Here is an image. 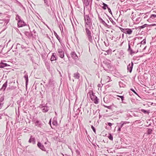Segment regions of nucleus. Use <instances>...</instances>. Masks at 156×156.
Here are the masks:
<instances>
[{
  "mask_svg": "<svg viewBox=\"0 0 156 156\" xmlns=\"http://www.w3.org/2000/svg\"><path fill=\"white\" fill-rule=\"evenodd\" d=\"M28 142L29 143H32L33 144H35V139L34 137H33L32 136H31L30 137L28 141Z\"/></svg>",
  "mask_w": 156,
  "mask_h": 156,
  "instance_id": "nucleus-8",
  "label": "nucleus"
},
{
  "mask_svg": "<svg viewBox=\"0 0 156 156\" xmlns=\"http://www.w3.org/2000/svg\"><path fill=\"white\" fill-rule=\"evenodd\" d=\"M56 54L55 53L53 54L51 56V61H54L56 60V57L55 56Z\"/></svg>",
  "mask_w": 156,
  "mask_h": 156,
  "instance_id": "nucleus-16",
  "label": "nucleus"
},
{
  "mask_svg": "<svg viewBox=\"0 0 156 156\" xmlns=\"http://www.w3.org/2000/svg\"><path fill=\"white\" fill-rule=\"evenodd\" d=\"M71 57L73 58L76 59L78 58V56L76 55V53L74 51H72L71 53Z\"/></svg>",
  "mask_w": 156,
  "mask_h": 156,
  "instance_id": "nucleus-10",
  "label": "nucleus"
},
{
  "mask_svg": "<svg viewBox=\"0 0 156 156\" xmlns=\"http://www.w3.org/2000/svg\"><path fill=\"white\" fill-rule=\"evenodd\" d=\"M6 66H10L7 63H4L2 62H1L0 63V68H3Z\"/></svg>",
  "mask_w": 156,
  "mask_h": 156,
  "instance_id": "nucleus-12",
  "label": "nucleus"
},
{
  "mask_svg": "<svg viewBox=\"0 0 156 156\" xmlns=\"http://www.w3.org/2000/svg\"><path fill=\"white\" fill-rule=\"evenodd\" d=\"M108 124L109 126H110V127H111L112 126V124L110 122H108Z\"/></svg>",
  "mask_w": 156,
  "mask_h": 156,
  "instance_id": "nucleus-42",
  "label": "nucleus"
},
{
  "mask_svg": "<svg viewBox=\"0 0 156 156\" xmlns=\"http://www.w3.org/2000/svg\"><path fill=\"white\" fill-rule=\"evenodd\" d=\"M73 77L75 79H78L80 77V74L78 72L74 73Z\"/></svg>",
  "mask_w": 156,
  "mask_h": 156,
  "instance_id": "nucleus-11",
  "label": "nucleus"
},
{
  "mask_svg": "<svg viewBox=\"0 0 156 156\" xmlns=\"http://www.w3.org/2000/svg\"><path fill=\"white\" fill-rule=\"evenodd\" d=\"M133 32V30L129 28H126V30L125 32L126 34H127L130 35L132 34Z\"/></svg>",
  "mask_w": 156,
  "mask_h": 156,
  "instance_id": "nucleus-13",
  "label": "nucleus"
},
{
  "mask_svg": "<svg viewBox=\"0 0 156 156\" xmlns=\"http://www.w3.org/2000/svg\"><path fill=\"white\" fill-rule=\"evenodd\" d=\"M16 88V87H14L13 88V89H15Z\"/></svg>",
  "mask_w": 156,
  "mask_h": 156,
  "instance_id": "nucleus-56",
  "label": "nucleus"
},
{
  "mask_svg": "<svg viewBox=\"0 0 156 156\" xmlns=\"http://www.w3.org/2000/svg\"><path fill=\"white\" fill-rule=\"evenodd\" d=\"M123 37H124V34H122V38H123Z\"/></svg>",
  "mask_w": 156,
  "mask_h": 156,
  "instance_id": "nucleus-57",
  "label": "nucleus"
},
{
  "mask_svg": "<svg viewBox=\"0 0 156 156\" xmlns=\"http://www.w3.org/2000/svg\"><path fill=\"white\" fill-rule=\"evenodd\" d=\"M109 20H110V21L112 22L113 24H115V23L113 21L111 18H110L109 19Z\"/></svg>",
  "mask_w": 156,
  "mask_h": 156,
  "instance_id": "nucleus-34",
  "label": "nucleus"
},
{
  "mask_svg": "<svg viewBox=\"0 0 156 156\" xmlns=\"http://www.w3.org/2000/svg\"><path fill=\"white\" fill-rule=\"evenodd\" d=\"M40 107L42 108V110L44 112H46L48 110V108L47 106L41 105H40Z\"/></svg>",
  "mask_w": 156,
  "mask_h": 156,
  "instance_id": "nucleus-7",
  "label": "nucleus"
},
{
  "mask_svg": "<svg viewBox=\"0 0 156 156\" xmlns=\"http://www.w3.org/2000/svg\"><path fill=\"white\" fill-rule=\"evenodd\" d=\"M132 19L133 20H134V17L133 16V17H132Z\"/></svg>",
  "mask_w": 156,
  "mask_h": 156,
  "instance_id": "nucleus-52",
  "label": "nucleus"
},
{
  "mask_svg": "<svg viewBox=\"0 0 156 156\" xmlns=\"http://www.w3.org/2000/svg\"><path fill=\"white\" fill-rule=\"evenodd\" d=\"M51 119L50 120L49 123L51 125Z\"/></svg>",
  "mask_w": 156,
  "mask_h": 156,
  "instance_id": "nucleus-49",
  "label": "nucleus"
},
{
  "mask_svg": "<svg viewBox=\"0 0 156 156\" xmlns=\"http://www.w3.org/2000/svg\"><path fill=\"white\" fill-rule=\"evenodd\" d=\"M147 25V24H145L144 25H143L138 27V28L139 29L144 28L146 27Z\"/></svg>",
  "mask_w": 156,
  "mask_h": 156,
  "instance_id": "nucleus-20",
  "label": "nucleus"
},
{
  "mask_svg": "<svg viewBox=\"0 0 156 156\" xmlns=\"http://www.w3.org/2000/svg\"><path fill=\"white\" fill-rule=\"evenodd\" d=\"M107 66H108V68H109V66H110V65H109V64H108V65H107Z\"/></svg>",
  "mask_w": 156,
  "mask_h": 156,
  "instance_id": "nucleus-53",
  "label": "nucleus"
},
{
  "mask_svg": "<svg viewBox=\"0 0 156 156\" xmlns=\"http://www.w3.org/2000/svg\"><path fill=\"white\" fill-rule=\"evenodd\" d=\"M121 83H119V85H120V84H121Z\"/></svg>",
  "mask_w": 156,
  "mask_h": 156,
  "instance_id": "nucleus-60",
  "label": "nucleus"
},
{
  "mask_svg": "<svg viewBox=\"0 0 156 156\" xmlns=\"http://www.w3.org/2000/svg\"><path fill=\"white\" fill-rule=\"evenodd\" d=\"M84 20L85 23V27L87 25V27L88 26L89 28L90 29L92 23L89 16L87 15H84Z\"/></svg>",
  "mask_w": 156,
  "mask_h": 156,
  "instance_id": "nucleus-2",
  "label": "nucleus"
},
{
  "mask_svg": "<svg viewBox=\"0 0 156 156\" xmlns=\"http://www.w3.org/2000/svg\"><path fill=\"white\" fill-rule=\"evenodd\" d=\"M1 118V116H0V119Z\"/></svg>",
  "mask_w": 156,
  "mask_h": 156,
  "instance_id": "nucleus-62",
  "label": "nucleus"
},
{
  "mask_svg": "<svg viewBox=\"0 0 156 156\" xmlns=\"http://www.w3.org/2000/svg\"><path fill=\"white\" fill-rule=\"evenodd\" d=\"M2 105L3 104L0 103V109L1 108Z\"/></svg>",
  "mask_w": 156,
  "mask_h": 156,
  "instance_id": "nucleus-47",
  "label": "nucleus"
},
{
  "mask_svg": "<svg viewBox=\"0 0 156 156\" xmlns=\"http://www.w3.org/2000/svg\"><path fill=\"white\" fill-rule=\"evenodd\" d=\"M44 2L45 4H46V5H47L48 6V3H47V0H44Z\"/></svg>",
  "mask_w": 156,
  "mask_h": 156,
  "instance_id": "nucleus-43",
  "label": "nucleus"
},
{
  "mask_svg": "<svg viewBox=\"0 0 156 156\" xmlns=\"http://www.w3.org/2000/svg\"><path fill=\"white\" fill-rule=\"evenodd\" d=\"M140 19V17H138L136 19V20L137 22V21H139Z\"/></svg>",
  "mask_w": 156,
  "mask_h": 156,
  "instance_id": "nucleus-46",
  "label": "nucleus"
},
{
  "mask_svg": "<svg viewBox=\"0 0 156 156\" xmlns=\"http://www.w3.org/2000/svg\"><path fill=\"white\" fill-rule=\"evenodd\" d=\"M87 25L86 26L85 31L87 34V36L88 38V39L89 41L92 42L93 41V39L91 35V32L90 30H91V28L90 29L88 26L87 27Z\"/></svg>",
  "mask_w": 156,
  "mask_h": 156,
  "instance_id": "nucleus-1",
  "label": "nucleus"
},
{
  "mask_svg": "<svg viewBox=\"0 0 156 156\" xmlns=\"http://www.w3.org/2000/svg\"><path fill=\"white\" fill-rule=\"evenodd\" d=\"M58 55L59 56V57L62 58L64 57V52L63 51L62 49H59L58 50Z\"/></svg>",
  "mask_w": 156,
  "mask_h": 156,
  "instance_id": "nucleus-4",
  "label": "nucleus"
},
{
  "mask_svg": "<svg viewBox=\"0 0 156 156\" xmlns=\"http://www.w3.org/2000/svg\"><path fill=\"white\" fill-rule=\"evenodd\" d=\"M133 66V63L132 62H131V64L130 63L127 66V69L130 73L132 72Z\"/></svg>",
  "mask_w": 156,
  "mask_h": 156,
  "instance_id": "nucleus-9",
  "label": "nucleus"
},
{
  "mask_svg": "<svg viewBox=\"0 0 156 156\" xmlns=\"http://www.w3.org/2000/svg\"><path fill=\"white\" fill-rule=\"evenodd\" d=\"M55 34L57 38V39H58V40L59 41V42H61V40L60 37H59V36L58 35V34H57L56 33H55Z\"/></svg>",
  "mask_w": 156,
  "mask_h": 156,
  "instance_id": "nucleus-22",
  "label": "nucleus"
},
{
  "mask_svg": "<svg viewBox=\"0 0 156 156\" xmlns=\"http://www.w3.org/2000/svg\"><path fill=\"white\" fill-rule=\"evenodd\" d=\"M156 17V15L155 14H152L150 16V18L151 19H154Z\"/></svg>",
  "mask_w": 156,
  "mask_h": 156,
  "instance_id": "nucleus-25",
  "label": "nucleus"
},
{
  "mask_svg": "<svg viewBox=\"0 0 156 156\" xmlns=\"http://www.w3.org/2000/svg\"><path fill=\"white\" fill-rule=\"evenodd\" d=\"M146 46L145 47H144V50L145 49H146Z\"/></svg>",
  "mask_w": 156,
  "mask_h": 156,
  "instance_id": "nucleus-58",
  "label": "nucleus"
},
{
  "mask_svg": "<svg viewBox=\"0 0 156 156\" xmlns=\"http://www.w3.org/2000/svg\"><path fill=\"white\" fill-rule=\"evenodd\" d=\"M21 47L22 48H25V47H24L23 45H21Z\"/></svg>",
  "mask_w": 156,
  "mask_h": 156,
  "instance_id": "nucleus-50",
  "label": "nucleus"
},
{
  "mask_svg": "<svg viewBox=\"0 0 156 156\" xmlns=\"http://www.w3.org/2000/svg\"><path fill=\"white\" fill-rule=\"evenodd\" d=\"M120 124L121 125H120V126L119 127H120L121 128H122L123 127V126L124 125L122 123V122H121L120 123Z\"/></svg>",
  "mask_w": 156,
  "mask_h": 156,
  "instance_id": "nucleus-40",
  "label": "nucleus"
},
{
  "mask_svg": "<svg viewBox=\"0 0 156 156\" xmlns=\"http://www.w3.org/2000/svg\"><path fill=\"white\" fill-rule=\"evenodd\" d=\"M17 24L19 27H21L25 25V23L22 20H20L19 21H18Z\"/></svg>",
  "mask_w": 156,
  "mask_h": 156,
  "instance_id": "nucleus-6",
  "label": "nucleus"
},
{
  "mask_svg": "<svg viewBox=\"0 0 156 156\" xmlns=\"http://www.w3.org/2000/svg\"><path fill=\"white\" fill-rule=\"evenodd\" d=\"M52 124L54 126H56L57 124V122L55 120H54L52 122Z\"/></svg>",
  "mask_w": 156,
  "mask_h": 156,
  "instance_id": "nucleus-31",
  "label": "nucleus"
},
{
  "mask_svg": "<svg viewBox=\"0 0 156 156\" xmlns=\"http://www.w3.org/2000/svg\"><path fill=\"white\" fill-rule=\"evenodd\" d=\"M7 81H6L3 85L2 88H1V90H3L4 91L6 87H7Z\"/></svg>",
  "mask_w": 156,
  "mask_h": 156,
  "instance_id": "nucleus-14",
  "label": "nucleus"
},
{
  "mask_svg": "<svg viewBox=\"0 0 156 156\" xmlns=\"http://www.w3.org/2000/svg\"><path fill=\"white\" fill-rule=\"evenodd\" d=\"M44 144H47V142H46L44 143Z\"/></svg>",
  "mask_w": 156,
  "mask_h": 156,
  "instance_id": "nucleus-59",
  "label": "nucleus"
},
{
  "mask_svg": "<svg viewBox=\"0 0 156 156\" xmlns=\"http://www.w3.org/2000/svg\"><path fill=\"white\" fill-rule=\"evenodd\" d=\"M130 90L132 91L133 93H134L135 94H136L137 96H138L140 98L139 96L138 95V94L136 93V92L133 89L131 88Z\"/></svg>",
  "mask_w": 156,
  "mask_h": 156,
  "instance_id": "nucleus-27",
  "label": "nucleus"
},
{
  "mask_svg": "<svg viewBox=\"0 0 156 156\" xmlns=\"http://www.w3.org/2000/svg\"><path fill=\"white\" fill-rule=\"evenodd\" d=\"M131 49H132L130 48V46L129 44H128V51H130L131 50Z\"/></svg>",
  "mask_w": 156,
  "mask_h": 156,
  "instance_id": "nucleus-39",
  "label": "nucleus"
},
{
  "mask_svg": "<svg viewBox=\"0 0 156 156\" xmlns=\"http://www.w3.org/2000/svg\"><path fill=\"white\" fill-rule=\"evenodd\" d=\"M89 95L90 96V98L92 101L93 100H94L95 98L97 97L94 95L92 90H90L89 91L88 93L87 94V95Z\"/></svg>",
  "mask_w": 156,
  "mask_h": 156,
  "instance_id": "nucleus-3",
  "label": "nucleus"
},
{
  "mask_svg": "<svg viewBox=\"0 0 156 156\" xmlns=\"http://www.w3.org/2000/svg\"><path fill=\"white\" fill-rule=\"evenodd\" d=\"M90 1V0H84V3L86 6L88 5Z\"/></svg>",
  "mask_w": 156,
  "mask_h": 156,
  "instance_id": "nucleus-17",
  "label": "nucleus"
},
{
  "mask_svg": "<svg viewBox=\"0 0 156 156\" xmlns=\"http://www.w3.org/2000/svg\"><path fill=\"white\" fill-rule=\"evenodd\" d=\"M103 25H104L105 27H107L109 28V26L106 23H105V24H104Z\"/></svg>",
  "mask_w": 156,
  "mask_h": 156,
  "instance_id": "nucleus-38",
  "label": "nucleus"
},
{
  "mask_svg": "<svg viewBox=\"0 0 156 156\" xmlns=\"http://www.w3.org/2000/svg\"><path fill=\"white\" fill-rule=\"evenodd\" d=\"M152 129H148L147 130V133L148 134H151L152 132Z\"/></svg>",
  "mask_w": 156,
  "mask_h": 156,
  "instance_id": "nucleus-21",
  "label": "nucleus"
},
{
  "mask_svg": "<svg viewBox=\"0 0 156 156\" xmlns=\"http://www.w3.org/2000/svg\"><path fill=\"white\" fill-rule=\"evenodd\" d=\"M129 51L130 52V54L131 55H132V54H133V53H135V52H134L133 51L132 49H131V50H130Z\"/></svg>",
  "mask_w": 156,
  "mask_h": 156,
  "instance_id": "nucleus-37",
  "label": "nucleus"
},
{
  "mask_svg": "<svg viewBox=\"0 0 156 156\" xmlns=\"http://www.w3.org/2000/svg\"><path fill=\"white\" fill-rule=\"evenodd\" d=\"M100 20L101 21V23H102L103 24H105V21L104 20H102V19L101 18H100Z\"/></svg>",
  "mask_w": 156,
  "mask_h": 156,
  "instance_id": "nucleus-36",
  "label": "nucleus"
},
{
  "mask_svg": "<svg viewBox=\"0 0 156 156\" xmlns=\"http://www.w3.org/2000/svg\"><path fill=\"white\" fill-rule=\"evenodd\" d=\"M121 122H122V123L123 124V125L129 123V122L126 121H121Z\"/></svg>",
  "mask_w": 156,
  "mask_h": 156,
  "instance_id": "nucleus-41",
  "label": "nucleus"
},
{
  "mask_svg": "<svg viewBox=\"0 0 156 156\" xmlns=\"http://www.w3.org/2000/svg\"><path fill=\"white\" fill-rule=\"evenodd\" d=\"M145 39H144L141 42V44H145L146 43Z\"/></svg>",
  "mask_w": 156,
  "mask_h": 156,
  "instance_id": "nucleus-29",
  "label": "nucleus"
},
{
  "mask_svg": "<svg viewBox=\"0 0 156 156\" xmlns=\"http://www.w3.org/2000/svg\"><path fill=\"white\" fill-rule=\"evenodd\" d=\"M35 124L36 126H40V125L41 124L40 122L38 121H37L35 122Z\"/></svg>",
  "mask_w": 156,
  "mask_h": 156,
  "instance_id": "nucleus-23",
  "label": "nucleus"
},
{
  "mask_svg": "<svg viewBox=\"0 0 156 156\" xmlns=\"http://www.w3.org/2000/svg\"><path fill=\"white\" fill-rule=\"evenodd\" d=\"M104 106L105 107H106L108 108H109V109H110L111 108V106H105V105H104Z\"/></svg>",
  "mask_w": 156,
  "mask_h": 156,
  "instance_id": "nucleus-45",
  "label": "nucleus"
},
{
  "mask_svg": "<svg viewBox=\"0 0 156 156\" xmlns=\"http://www.w3.org/2000/svg\"><path fill=\"white\" fill-rule=\"evenodd\" d=\"M20 44H17V46H20Z\"/></svg>",
  "mask_w": 156,
  "mask_h": 156,
  "instance_id": "nucleus-54",
  "label": "nucleus"
},
{
  "mask_svg": "<svg viewBox=\"0 0 156 156\" xmlns=\"http://www.w3.org/2000/svg\"><path fill=\"white\" fill-rule=\"evenodd\" d=\"M27 55L28 56H30V55L29 54H28Z\"/></svg>",
  "mask_w": 156,
  "mask_h": 156,
  "instance_id": "nucleus-55",
  "label": "nucleus"
},
{
  "mask_svg": "<svg viewBox=\"0 0 156 156\" xmlns=\"http://www.w3.org/2000/svg\"><path fill=\"white\" fill-rule=\"evenodd\" d=\"M37 146V147L42 150L44 151H46V149H45L44 146L40 142H38Z\"/></svg>",
  "mask_w": 156,
  "mask_h": 156,
  "instance_id": "nucleus-5",
  "label": "nucleus"
},
{
  "mask_svg": "<svg viewBox=\"0 0 156 156\" xmlns=\"http://www.w3.org/2000/svg\"><path fill=\"white\" fill-rule=\"evenodd\" d=\"M69 79H70V76H69Z\"/></svg>",
  "mask_w": 156,
  "mask_h": 156,
  "instance_id": "nucleus-61",
  "label": "nucleus"
},
{
  "mask_svg": "<svg viewBox=\"0 0 156 156\" xmlns=\"http://www.w3.org/2000/svg\"><path fill=\"white\" fill-rule=\"evenodd\" d=\"M108 138L111 140H113V136H112L111 134H109V136H108Z\"/></svg>",
  "mask_w": 156,
  "mask_h": 156,
  "instance_id": "nucleus-24",
  "label": "nucleus"
},
{
  "mask_svg": "<svg viewBox=\"0 0 156 156\" xmlns=\"http://www.w3.org/2000/svg\"><path fill=\"white\" fill-rule=\"evenodd\" d=\"M121 128L120 127H119V128L118 129V131H121Z\"/></svg>",
  "mask_w": 156,
  "mask_h": 156,
  "instance_id": "nucleus-48",
  "label": "nucleus"
},
{
  "mask_svg": "<svg viewBox=\"0 0 156 156\" xmlns=\"http://www.w3.org/2000/svg\"><path fill=\"white\" fill-rule=\"evenodd\" d=\"M16 20H18V21H19L20 20H21L20 19V16L18 15H16Z\"/></svg>",
  "mask_w": 156,
  "mask_h": 156,
  "instance_id": "nucleus-26",
  "label": "nucleus"
},
{
  "mask_svg": "<svg viewBox=\"0 0 156 156\" xmlns=\"http://www.w3.org/2000/svg\"><path fill=\"white\" fill-rule=\"evenodd\" d=\"M91 128L92 129H93V131H94V133H95L96 130H95V128L93 126H91Z\"/></svg>",
  "mask_w": 156,
  "mask_h": 156,
  "instance_id": "nucleus-33",
  "label": "nucleus"
},
{
  "mask_svg": "<svg viewBox=\"0 0 156 156\" xmlns=\"http://www.w3.org/2000/svg\"><path fill=\"white\" fill-rule=\"evenodd\" d=\"M98 100L99 99L98 98H95V99H94V100H93L92 101H93L94 103L96 104H98Z\"/></svg>",
  "mask_w": 156,
  "mask_h": 156,
  "instance_id": "nucleus-18",
  "label": "nucleus"
},
{
  "mask_svg": "<svg viewBox=\"0 0 156 156\" xmlns=\"http://www.w3.org/2000/svg\"><path fill=\"white\" fill-rule=\"evenodd\" d=\"M24 78L26 80V86L27 87L28 82V76L27 75H25L24 76Z\"/></svg>",
  "mask_w": 156,
  "mask_h": 156,
  "instance_id": "nucleus-15",
  "label": "nucleus"
},
{
  "mask_svg": "<svg viewBox=\"0 0 156 156\" xmlns=\"http://www.w3.org/2000/svg\"><path fill=\"white\" fill-rule=\"evenodd\" d=\"M101 85L100 84H98V87H101Z\"/></svg>",
  "mask_w": 156,
  "mask_h": 156,
  "instance_id": "nucleus-51",
  "label": "nucleus"
},
{
  "mask_svg": "<svg viewBox=\"0 0 156 156\" xmlns=\"http://www.w3.org/2000/svg\"><path fill=\"white\" fill-rule=\"evenodd\" d=\"M120 29L122 32L125 33V31H126V28L124 29V28H120Z\"/></svg>",
  "mask_w": 156,
  "mask_h": 156,
  "instance_id": "nucleus-28",
  "label": "nucleus"
},
{
  "mask_svg": "<svg viewBox=\"0 0 156 156\" xmlns=\"http://www.w3.org/2000/svg\"><path fill=\"white\" fill-rule=\"evenodd\" d=\"M118 96L120 97V98H121V99L122 101V102L124 103L123 101V100H124V97L123 96H119V95H118Z\"/></svg>",
  "mask_w": 156,
  "mask_h": 156,
  "instance_id": "nucleus-30",
  "label": "nucleus"
},
{
  "mask_svg": "<svg viewBox=\"0 0 156 156\" xmlns=\"http://www.w3.org/2000/svg\"><path fill=\"white\" fill-rule=\"evenodd\" d=\"M141 111L142 112L144 113H146L147 112V111H146L145 110H144V109H141Z\"/></svg>",
  "mask_w": 156,
  "mask_h": 156,
  "instance_id": "nucleus-32",
  "label": "nucleus"
},
{
  "mask_svg": "<svg viewBox=\"0 0 156 156\" xmlns=\"http://www.w3.org/2000/svg\"><path fill=\"white\" fill-rule=\"evenodd\" d=\"M104 43L106 46H108V43H107L105 41H104Z\"/></svg>",
  "mask_w": 156,
  "mask_h": 156,
  "instance_id": "nucleus-44",
  "label": "nucleus"
},
{
  "mask_svg": "<svg viewBox=\"0 0 156 156\" xmlns=\"http://www.w3.org/2000/svg\"><path fill=\"white\" fill-rule=\"evenodd\" d=\"M107 9H108V11L111 14H112V13L111 11V9L108 7H107Z\"/></svg>",
  "mask_w": 156,
  "mask_h": 156,
  "instance_id": "nucleus-35",
  "label": "nucleus"
},
{
  "mask_svg": "<svg viewBox=\"0 0 156 156\" xmlns=\"http://www.w3.org/2000/svg\"><path fill=\"white\" fill-rule=\"evenodd\" d=\"M102 4L103 5V6L102 7V8L104 10H105L106 9V7L107 8L108 7V5L104 3H103Z\"/></svg>",
  "mask_w": 156,
  "mask_h": 156,
  "instance_id": "nucleus-19",
  "label": "nucleus"
}]
</instances>
